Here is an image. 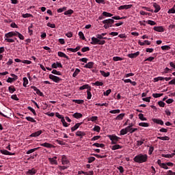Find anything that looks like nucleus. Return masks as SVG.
Here are the masks:
<instances>
[{
    "label": "nucleus",
    "instance_id": "1",
    "mask_svg": "<svg viewBox=\"0 0 175 175\" xmlns=\"http://www.w3.org/2000/svg\"><path fill=\"white\" fill-rule=\"evenodd\" d=\"M148 158L147 154H139L134 157L133 161L137 163H144V162H147Z\"/></svg>",
    "mask_w": 175,
    "mask_h": 175
},
{
    "label": "nucleus",
    "instance_id": "2",
    "mask_svg": "<svg viewBox=\"0 0 175 175\" xmlns=\"http://www.w3.org/2000/svg\"><path fill=\"white\" fill-rule=\"evenodd\" d=\"M90 43L91 44H100V46H103V44L106 43V41L98 40V38L96 37H92V42Z\"/></svg>",
    "mask_w": 175,
    "mask_h": 175
},
{
    "label": "nucleus",
    "instance_id": "3",
    "mask_svg": "<svg viewBox=\"0 0 175 175\" xmlns=\"http://www.w3.org/2000/svg\"><path fill=\"white\" fill-rule=\"evenodd\" d=\"M108 137L111 141L112 144H117V143L118 142V140L121 139L120 137L114 135H108Z\"/></svg>",
    "mask_w": 175,
    "mask_h": 175
},
{
    "label": "nucleus",
    "instance_id": "4",
    "mask_svg": "<svg viewBox=\"0 0 175 175\" xmlns=\"http://www.w3.org/2000/svg\"><path fill=\"white\" fill-rule=\"evenodd\" d=\"M49 79L52 80V81H54V83H59L60 81H62V79L59 78V77L51 74L49 75Z\"/></svg>",
    "mask_w": 175,
    "mask_h": 175
},
{
    "label": "nucleus",
    "instance_id": "5",
    "mask_svg": "<svg viewBox=\"0 0 175 175\" xmlns=\"http://www.w3.org/2000/svg\"><path fill=\"white\" fill-rule=\"evenodd\" d=\"M103 24H107L108 25H113L114 24V19L109 18L102 21Z\"/></svg>",
    "mask_w": 175,
    "mask_h": 175
},
{
    "label": "nucleus",
    "instance_id": "6",
    "mask_svg": "<svg viewBox=\"0 0 175 175\" xmlns=\"http://www.w3.org/2000/svg\"><path fill=\"white\" fill-rule=\"evenodd\" d=\"M153 29L156 31V32H165V27H163V26H155Z\"/></svg>",
    "mask_w": 175,
    "mask_h": 175
},
{
    "label": "nucleus",
    "instance_id": "7",
    "mask_svg": "<svg viewBox=\"0 0 175 175\" xmlns=\"http://www.w3.org/2000/svg\"><path fill=\"white\" fill-rule=\"evenodd\" d=\"M132 6H133L132 4L120 5V7L118 8V10H124V9H125L126 10H128V9H131Z\"/></svg>",
    "mask_w": 175,
    "mask_h": 175
},
{
    "label": "nucleus",
    "instance_id": "8",
    "mask_svg": "<svg viewBox=\"0 0 175 175\" xmlns=\"http://www.w3.org/2000/svg\"><path fill=\"white\" fill-rule=\"evenodd\" d=\"M16 31H10L5 34V38H13V36H16Z\"/></svg>",
    "mask_w": 175,
    "mask_h": 175
},
{
    "label": "nucleus",
    "instance_id": "9",
    "mask_svg": "<svg viewBox=\"0 0 175 175\" xmlns=\"http://www.w3.org/2000/svg\"><path fill=\"white\" fill-rule=\"evenodd\" d=\"M81 125H83V122L77 123L74 126L71 128V131L75 132V131H77V129L80 128Z\"/></svg>",
    "mask_w": 175,
    "mask_h": 175
},
{
    "label": "nucleus",
    "instance_id": "10",
    "mask_svg": "<svg viewBox=\"0 0 175 175\" xmlns=\"http://www.w3.org/2000/svg\"><path fill=\"white\" fill-rule=\"evenodd\" d=\"M153 7L154 8V13H158V12H159V10H161V5H158V3H153Z\"/></svg>",
    "mask_w": 175,
    "mask_h": 175
},
{
    "label": "nucleus",
    "instance_id": "11",
    "mask_svg": "<svg viewBox=\"0 0 175 175\" xmlns=\"http://www.w3.org/2000/svg\"><path fill=\"white\" fill-rule=\"evenodd\" d=\"M52 68L53 69H57V68H62V64L57 62L56 63H53L52 64Z\"/></svg>",
    "mask_w": 175,
    "mask_h": 175
},
{
    "label": "nucleus",
    "instance_id": "12",
    "mask_svg": "<svg viewBox=\"0 0 175 175\" xmlns=\"http://www.w3.org/2000/svg\"><path fill=\"white\" fill-rule=\"evenodd\" d=\"M49 162L51 163V165H57V157H55L53 158H49Z\"/></svg>",
    "mask_w": 175,
    "mask_h": 175
},
{
    "label": "nucleus",
    "instance_id": "13",
    "mask_svg": "<svg viewBox=\"0 0 175 175\" xmlns=\"http://www.w3.org/2000/svg\"><path fill=\"white\" fill-rule=\"evenodd\" d=\"M140 54V52L137 51L135 53H130L128 55L129 58H136Z\"/></svg>",
    "mask_w": 175,
    "mask_h": 175
},
{
    "label": "nucleus",
    "instance_id": "14",
    "mask_svg": "<svg viewBox=\"0 0 175 175\" xmlns=\"http://www.w3.org/2000/svg\"><path fill=\"white\" fill-rule=\"evenodd\" d=\"M57 55L59 57H62L63 58H66V59H69V56L66 55V54L64 53L62 51H59L57 53Z\"/></svg>",
    "mask_w": 175,
    "mask_h": 175
},
{
    "label": "nucleus",
    "instance_id": "15",
    "mask_svg": "<svg viewBox=\"0 0 175 175\" xmlns=\"http://www.w3.org/2000/svg\"><path fill=\"white\" fill-rule=\"evenodd\" d=\"M138 44H139V46H144V44H147L148 46H150V44H151V42L148 40H144V42L139 41Z\"/></svg>",
    "mask_w": 175,
    "mask_h": 175
},
{
    "label": "nucleus",
    "instance_id": "16",
    "mask_svg": "<svg viewBox=\"0 0 175 175\" xmlns=\"http://www.w3.org/2000/svg\"><path fill=\"white\" fill-rule=\"evenodd\" d=\"M76 136H78L79 137H81V139H83V136H85V132H84V131H77Z\"/></svg>",
    "mask_w": 175,
    "mask_h": 175
},
{
    "label": "nucleus",
    "instance_id": "17",
    "mask_svg": "<svg viewBox=\"0 0 175 175\" xmlns=\"http://www.w3.org/2000/svg\"><path fill=\"white\" fill-rule=\"evenodd\" d=\"M42 134V131H38L35 133H33L31 134V137H38V136H40V135Z\"/></svg>",
    "mask_w": 175,
    "mask_h": 175
},
{
    "label": "nucleus",
    "instance_id": "18",
    "mask_svg": "<svg viewBox=\"0 0 175 175\" xmlns=\"http://www.w3.org/2000/svg\"><path fill=\"white\" fill-rule=\"evenodd\" d=\"M152 121L154 122H155L156 124H159V125H163V120H161V119H155V118H153L152 119Z\"/></svg>",
    "mask_w": 175,
    "mask_h": 175
},
{
    "label": "nucleus",
    "instance_id": "19",
    "mask_svg": "<svg viewBox=\"0 0 175 175\" xmlns=\"http://www.w3.org/2000/svg\"><path fill=\"white\" fill-rule=\"evenodd\" d=\"M36 174V170L35 168H32L31 170H29L27 172V175H33Z\"/></svg>",
    "mask_w": 175,
    "mask_h": 175
},
{
    "label": "nucleus",
    "instance_id": "20",
    "mask_svg": "<svg viewBox=\"0 0 175 175\" xmlns=\"http://www.w3.org/2000/svg\"><path fill=\"white\" fill-rule=\"evenodd\" d=\"M62 165H68L69 163V160L66 159V157L65 155L62 156Z\"/></svg>",
    "mask_w": 175,
    "mask_h": 175
},
{
    "label": "nucleus",
    "instance_id": "21",
    "mask_svg": "<svg viewBox=\"0 0 175 175\" xmlns=\"http://www.w3.org/2000/svg\"><path fill=\"white\" fill-rule=\"evenodd\" d=\"M92 66H94V62H90L84 66V68H86L88 69H91V68H92Z\"/></svg>",
    "mask_w": 175,
    "mask_h": 175
},
{
    "label": "nucleus",
    "instance_id": "22",
    "mask_svg": "<svg viewBox=\"0 0 175 175\" xmlns=\"http://www.w3.org/2000/svg\"><path fill=\"white\" fill-rule=\"evenodd\" d=\"M124 117H125V113H120L115 118V120L121 121L122 120L124 119Z\"/></svg>",
    "mask_w": 175,
    "mask_h": 175
},
{
    "label": "nucleus",
    "instance_id": "23",
    "mask_svg": "<svg viewBox=\"0 0 175 175\" xmlns=\"http://www.w3.org/2000/svg\"><path fill=\"white\" fill-rule=\"evenodd\" d=\"M91 88V86L88 84L83 85L79 88V90L81 91L83 90H90Z\"/></svg>",
    "mask_w": 175,
    "mask_h": 175
},
{
    "label": "nucleus",
    "instance_id": "24",
    "mask_svg": "<svg viewBox=\"0 0 175 175\" xmlns=\"http://www.w3.org/2000/svg\"><path fill=\"white\" fill-rule=\"evenodd\" d=\"M72 117L77 119L81 118L83 117V114L76 112L72 115Z\"/></svg>",
    "mask_w": 175,
    "mask_h": 175
},
{
    "label": "nucleus",
    "instance_id": "25",
    "mask_svg": "<svg viewBox=\"0 0 175 175\" xmlns=\"http://www.w3.org/2000/svg\"><path fill=\"white\" fill-rule=\"evenodd\" d=\"M100 73L102 75V76H103L104 77H109V76H110V72H105L103 70H100Z\"/></svg>",
    "mask_w": 175,
    "mask_h": 175
},
{
    "label": "nucleus",
    "instance_id": "26",
    "mask_svg": "<svg viewBox=\"0 0 175 175\" xmlns=\"http://www.w3.org/2000/svg\"><path fill=\"white\" fill-rule=\"evenodd\" d=\"M102 15L104 16V17H113V14L107 12H103Z\"/></svg>",
    "mask_w": 175,
    "mask_h": 175
},
{
    "label": "nucleus",
    "instance_id": "27",
    "mask_svg": "<svg viewBox=\"0 0 175 175\" xmlns=\"http://www.w3.org/2000/svg\"><path fill=\"white\" fill-rule=\"evenodd\" d=\"M71 14H73V10H68L64 12L65 16H68L69 17H70Z\"/></svg>",
    "mask_w": 175,
    "mask_h": 175
},
{
    "label": "nucleus",
    "instance_id": "28",
    "mask_svg": "<svg viewBox=\"0 0 175 175\" xmlns=\"http://www.w3.org/2000/svg\"><path fill=\"white\" fill-rule=\"evenodd\" d=\"M109 113L111 114H120V113H121V110H120V109H113V110H111L109 111Z\"/></svg>",
    "mask_w": 175,
    "mask_h": 175
},
{
    "label": "nucleus",
    "instance_id": "29",
    "mask_svg": "<svg viewBox=\"0 0 175 175\" xmlns=\"http://www.w3.org/2000/svg\"><path fill=\"white\" fill-rule=\"evenodd\" d=\"M87 99H91L92 98V94H91V88L87 90Z\"/></svg>",
    "mask_w": 175,
    "mask_h": 175
},
{
    "label": "nucleus",
    "instance_id": "30",
    "mask_svg": "<svg viewBox=\"0 0 175 175\" xmlns=\"http://www.w3.org/2000/svg\"><path fill=\"white\" fill-rule=\"evenodd\" d=\"M138 117L141 121H147V118L144 117L143 113L138 114Z\"/></svg>",
    "mask_w": 175,
    "mask_h": 175
},
{
    "label": "nucleus",
    "instance_id": "31",
    "mask_svg": "<svg viewBox=\"0 0 175 175\" xmlns=\"http://www.w3.org/2000/svg\"><path fill=\"white\" fill-rule=\"evenodd\" d=\"M139 126H143L144 128H147L150 126V124L146 122H140L139 123Z\"/></svg>",
    "mask_w": 175,
    "mask_h": 175
},
{
    "label": "nucleus",
    "instance_id": "32",
    "mask_svg": "<svg viewBox=\"0 0 175 175\" xmlns=\"http://www.w3.org/2000/svg\"><path fill=\"white\" fill-rule=\"evenodd\" d=\"M16 36H18L21 40H24L25 39L24 36L18 31H16Z\"/></svg>",
    "mask_w": 175,
    "mask_h": 175
},
{
    "label": "nucleus",
    "instance_id": "33",
    "mask_svg": "<svg viewBox=\"0 0 175 175\" xmlns=\"http://www.w3.org/2000/svg\"><path fill=\"white\" fill-rule=\"evenodd\" d=\"M44 147L46 148H54V146H53V144L45 142L44 143Z\"/></svg>",
    "mask_w": 175,
    "mask_h": 175
},
{
    "label": "nucleus",
    "instance_id": "34",
    "mask_svg": "<svg viewBox=\"0 0 175 175\" xmlns=\"http://www.w3.org/2000/svg\"><path fill=\"white\" fill-rule=\"evenodd\" d=\"M124 58L118 57V56H115L113 57V61H115L116 62H117V61H123Z\"/></svg>",
    "mask_w": 175,
    "mask_h": 175
},
{
    "label": "nucleus",
    "instance_id": "35",
    "mask_svg": "<svg viewBox=\"0 0 175 175\" xmlns=\"http://www.w3.org/2000/svg\"><path fill=\"white\" fill-rule=\"evenodd\" d=\"M8 91L10 94H13V92L16 91V88H14V86H10L8 88Z\"/></svg>",
    "mask_w": 175,
    "mask_h": 175
},
{
    "label": "nucleus",
    "instance_id": "36",
    "mask_svg": "<svg viewBox=\"0 0 175 175\" xmlns=\"http://www.w3.org/2000/svg\"><path fill=\"white\" fill-rule=\"evenodd\" d=\"M161 50L168 51V50H170V46L169 45H164L161 46Z\"/></svg>",
    "mask_w": 175,
    "mask_h": 175
},
{
    "label": "nucleus",
    "instance_id": "37",
    "mask_svg": "<svg viewBox=\"0 0 175 175\" xmlns=\"http://www.w3.org/2000/svg\"><path fill=\"white\" fill-rule=\"evenodd\" d=\"M94 147H100V148H103L105 147V144H99V143H94L93 144Z\"/></svg>",
    "mask_w": 175,
    "mask_h": 175
},
{
    "label": "nucleus",
    "instance_id": "38",
    "mask_svg": "<svg viewBox=\"0 0 175 175\" xmlns=\"http://www.w3.org/2000/svg\"><path fill=\"white\" fill-rule=\"evenodd\" d=\"M98 120V116H92L88 118V121H92V122H95V121Z\"/></svg>",
    "mask_w": 175,
    "mask_h": 175
},
{
    "label": "nucleus",
    "instance_id": "39",
    "mask_svg": "<svg viewBox=\"0 0 175 175\" xmlns=\"http://www.w3.org/2000/svg\"><path fill=\"white\" fill-rule=\"evenodd\" d=\"M124 18H126V17H120V16H113L112 20H124Z\"/></svg>",
    "mask_w": 175,
    "mask_h": 175
},
{
    "label": "nucleus",
    "instance_id": "40",
    "mask_svg": "<svg viewBox=\"0 0 175 175\" xmlns=\"http://www.w3.org/2000/svg\"><path fill=\"white\" fill-rule=\"evenodd\" d=\"M79 36L80 39H82V40H85V37L84 36V33H83V31L79 32Z\"/></svg>",
    "mask_w": 175,
    "mask_h": 175
},
{
    "label": "nucleus",
    "instance_id": "41",
    "mask_svg": "<svg viewBox=\"0 0 175 175\" xmlns=\"http://www.w3.org/2000/svg\"><path fill=\"white\" fill-rule=\"evenodd\" d=\"M72 102L77 103L78 105H83V103H84V100H73Z\"/></svg>",
    "mask_w": 175,
    "mask_h": 175
},
{
    "label": "nucleus",
    "instance_id": "42",
    "mask_svg": "<svg viewBox=\"0 0 175 175\" xmlns=\"http://www.w3.org/2000/svg\"><path fill=\"white\" fill-rule=\"evenodd\" d=\"M93 85H96L97 87H100V86L103 85V82L97 81L93 83Z\"/></svg>",
    "mask_w": 175,
    "mask_h": 175
},
{
    "label": "nucleus",
    "instance_id": "43",
    "mask_svg": "<svg viewBox=\"0 0 175 175\" xmlns=\"http://www.w3.org/2000/svg\"><path fill=\"white\" fill-rule=\"evenodd\" d=\"M79 73H80V69L76 68L72 75V77H76L77 76V75H79Z\"/></svg>",
    "mask_w": 175,
    "mask_h": 175
},
{
    "label": "nucleus",
    "instance_id": "44",
    "mask_svg": "<svg viewBox=\"0 0 175 175\" xmlns=\"http://www.w3.org/2000/svg\"><path fill=\"white\" fill-rule=\"evenodd\" d=\"M96 38H98V39L99 40H103V39H105V40L107 39V38L103 37L101 34H97V35L96 36Z\"/></svg>",
    "mask_w": 175,
    "mask_h": 175
},
{
    "label": "nucleus",
    "instance_id": "45",
    "mask_svg": "<svg viewBox=\"0 0 175 175\" xmlns=\"http://www.w3.org/2000/svg\"><path fill=\"white\" fill-rule=\"evenodd\" d=\"M157 139L159 140H170V137L167 136H164V137H157Z\"/></svg>",
    "mask_w": 175,
    "mask_h": 175
},
{
    "label": "nucleus",
    "instance_id": "46",
    "mask_svg": "<svg viewBox=\"0 0 175 175\" xmlns=\"http://www.w3.org/2000/svg\"><path fill=\"white\" fill-rule=\"evenodd\" d=\"M52 73H53V75H57V76L62 75V73H61V72H59V71H57V70H53Z\"/></svg>",
    "mask_w": 175,
    "mask_h": 175
},
{
    "label": "nucleus",
    "instance_id": "47",
    "mask_svg": "<svg viewBox=\"0 0 175 175\" xmlns=\"http://www.w3.org/2000/svg\"><path fill=\"white\" fill-rule=\"evenodd\" d=\"M163 96V94H158V93L152 94L153 98H161V96Z\"/></svg>",
    "mask_w": 175,
    "mask_h": 175
},
{
    "label": "nucleus",
    "instance_id": "48",
    "mask_svg": "<svg viewBox=\"0 0 175 175\" xmlns=\"http://www.w3.org/2000/svg\"><path fill=\"white\" fill-rule=\"evenodd\" d=\"M26 120L27 121H29L30 122H36V120H35V119H33V118H31L29 116L26 117Z\"/></svg>",
    "mask_w": 175,
    "mask_h": 175
},
{
    "label": "nucleus",
    "instance_id": "49",
    "mask_svg": "<svg viewBox=\"0 0 175 175\" xmlns=\"http://www.w3.org/2000/svg\"><path fill=\"white\" fill-rule=\"evenodd\" d=\"M92 155H94L95 157H96V158H106V157H107V155L105 154V155H100L99 154H92Z\"/></svg>",
    "mask_w": 175,
    "mask_h": 175
},
{
    "label": "nucleus",
    "instance_id": "50",
    "mask_svg": "<svg viewBox=\"0 0 175 175\" xmlns=\"http://www.w3.org/2000/svg\"><path fill=\"white\" fill-rule=\"evenodd\" d=\"M93 131H94V132H100V126H94Z\"/></svg>",
    "mask_w": 175,
    "mask_h": 175
},
{
    "label": "nucleus",
    "instance_id": "51",
    "mask_svg": "<svg viewBox=\"0 0 175 175\" xmlns=\"http://www.w3.org/2000/svg\"><path fill=\"white\" fill-rule=\"evenodd\" d=\"M120 135L121 136H124V135H126L127 131L125 129H122L120 131Z\"/></svg>",
    "mask_w": 175,
    "mask_h": 175
},
{
    "label": "nucleus",
    "instance_id": "52",
    "mask_svg": "<svg viewBox=\"0 0 175 175\" xmlns=\"http://www.w3.org/2000/svg\"><path fill=\"white\" fill-rule=\"evenodd\" d=\"M121 148V146H120L119 144H116V145H113L112 146V150H118Z\"/></svg>",
    "mask_w": 175,
    "mask_h": 175
},
{
    "label": "nucleus",
    "instance_id": "53",
    "mask_svg": "<svg viewBox=\"0 0 175 175\" xmlns=\"http://www.w3.org/2000/svg\"><path fill=\"white\" fill-rule=\"evenodd\" d=\"M147 23L149 25H157V23L154 21H151V20H149L147 21Z\"/></svg>",
    "mask_w": 175,
    "mask_h": 175
},
{
    "label": "nucleus",
    "instance_id": "54",
    "mask_svg": "<svg viewBox=\"0 0 175 175\" xmlns=\"http://www.w3.org/2000/svg\"><path fill=\"white\" fill-rule=\"evenodd\" d=\"M82 53H87V51H90V47L88 46H85L81 49Z\"/></svg>",
    "mask_w": 175,
    "mask_h": 175
},
{
    "label": "nucleus",
    "instance_id": "55",
    "mask_svg": "<svg viewBox=\"0 0 175 175\" xmlns=\"http://www.w3.org/2000/svg\"><path fill=\"white\" fill-rule=\"evenodd\" d=\"M88 163H92V162H94V161H95V157H90L88 159Z\"/></svg>",
    "mask_w": 175,
    "mask_h": 175
},
{
    "label": "nucleus",
    "instance_id": "56",
    "mask_svg": "<svg viewBox=\"0 0 175 175\" xmlns=\"http://www.w3.org/2000/svg\"><path fill=\"white\" fill-rule=\"evenodd\" d=\"M38 148H35L33 149H30L29 150H28L26 154H32V152H35V151H36V150H38Z\"/></svg>",
    "mask_w": 175,
    "mask_h": 175
},
{
    "label": "nucleus",
    "instance_id": "57",
    "mask_svg": "<svg viewBox=\"0 0 175 175\" xmlns=\"http://www.w3.org/2000/svg\"><path fill=\"white\" fill-rule=\"evenodd\" d=\"M28 84V79L27 77L23 78V87H27V85Z\"/></svg>",
    "mask_w": 175,
    "mask_h": 175
},
{
    "label": "nucleus",
    "instance_id": "58",
    "mask_svg": "<svg viewBox=\"0 0 175 175\" xmlns=\"http://www.w3.org/2000/svg\"><path fill=\"white\" fill-rule=\"evenodd\" d=\"M5 41L8 43H14V40L12 38H5Z\"/></svg>",
    "mask_w": 175,
    "mask_h": 175
},
{
    "label": "nucleus",
    "instance_id": "59",
    "mask_svg": "<svg viewBox=\"0 0 175 175\" xmlns=\"http://www.w3.org/2000/svg\"><path fill=\"white\" fill-rule=\"evenodd\" d=\"M66 10V7H63L62 8H59L57 12V13H62V12H65Z\"/></svg>",
    "mask_w": 175,
    "mask_h": 175
},
{
    "label": "nucleus",
    "instance_id": "60",
    "mask_svg": "<svg viewBox=\"0 0 175 175\" xmlns=\"http://www.w3.org/2000/svg\"><path fill=\"white\" fill-rule=\"evenodd\" d=\"M159 166H160V167H162L163 169H166V170L169 169V167L167 166L166 163H163Z\"/></svg>",
    "mask_w": 175,
    "mask_h": 175
},
{
    "label": "nucleus",
    "instance_id": "61",
    "mask_svg": "<svg viewBox=\"0 0 175 175\" xmlns=\"http://www.w3.org/2000/svg\"><path fill=\"white\" fill-rule=\"evenodd\" d=\"M164 158H173L174 157V154H162Z\"/></svg>",
    "mask_w": 175,
    "mask_h": 175
},
{
    "label": "nucleus",
    "instance_id": "62",
    "mask_svg": "<svg viewBox=\"0 0 175 175\" xmlns=\"http://www.w3.org/2000/svg\"><path fill=\"white\" fill-rule=\"evenodd\" d=\"M117 169L119 170L120 173L124 172V167L120 165L119 167H117Z\"/></svg>",
    "mask_w": 175,
    "mask_h": 175
},
{
    "label": "nucleus",
    "instance_id": "63",
    "mask_svg": "<svg viewBox=\"0 0 175 175\" xmlns=\"http://www.w3.org/2000/svg\"><path fill=\"white\" fill-rule=\"evenodd\" d=\"M169 85H175V78L168 83Z\"/></svg>",
    "mask_w": 175,
    "mask_h": 175
},
{
    "label": "nucleus",
    "instance_id": "64",
    "mask_svg": "<svg viewBox=\"0 0 175 175\" xmlns=\"http://www.w3.org/2000/svg\"><path fill=\"white\" fill-rule=\"evenodd\" d=\"M85 175H94V171L86 172Z\"/></svg>",
    "mask_w": 175,
    "mask_h": 175
}]
</instances>
